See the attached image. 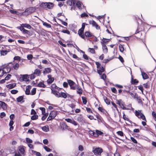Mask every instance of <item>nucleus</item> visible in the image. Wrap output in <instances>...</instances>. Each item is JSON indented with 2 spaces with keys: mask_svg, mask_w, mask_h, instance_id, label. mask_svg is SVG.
Returning a JSON list of instances; mask_svg holds the SVG:
<instances>
[{
  "mask_svg": "<svg viewBox=\"0 0 156 156\" xmlns=\"http://www.w3.org/2000/svg\"><path fill=\"white\" fill-rule=\"evenodd\" d=\"M19 80L20 82L24 81L26 82L27 84H28L30 82L29 80L30 75L27 74H20Z\"/></svg>",
  "mask_w": 156,
  "mask_h": 156,
  "instance_id": "nucleus-1",
  "label": "nucleus"
},
{
  "mask_svg": "<svg viewBox=\"0 0 156 156\" xmlns=\"http://www.w3.org/2000/svg\"><path fill=\"white\" fill-rule=\"evenodd\" d=\"M68 83L70 87V89L76 90L78 85H77L75 82L71 80H67Z\"/></svg>",
  "mask_w": 156,
  "mask_h": 156,
  "instance_id": "nucleus-2",
  "label": "nucleus"
},
{
  "mask_svg": "<svg viewBox=\"0 0 156 156\" xmlns=\"http://www.w3.org/2000/svg\"><path fill=\"white\" fill-rule=\"evenodd\" d=\"M36 9V8L35 7H30L26 9L25 11L23 13L27 12L28 14H30L35 12Z\"/></svg>",
  "mask_w": 156,
  "mask_h": 156,
  "instance_id": "nucleus-3",
  "label": "nucleus"
},
{
  "mask_svg": "<svg viewBox=\"0 0 156 156\" xmlns=\"http://www.w3.org/2000/svg\"><path fill=\"white\" fill-rule=\"evenodd\" d=\"M135 116L137 117H145L143 112L141 110H136L134 112Z\"/></svg>",
  "mask_w": 156,
  "mask_h": 156,
  "instance_id": "nucleus-4",
  "label": "nucleus"
},
{
  "mask_svg": "<svg viewBox=\"0 0 156 156\" xmlns=\"http://www.w3.org/2000/svg\"><path fill=\"white\" fill-rule=\"evenodd\" d=\"M66 3L70 6L72 5L71 9H75V7L76 0H69L66 2Z\"/></svg>",
  "mask_w": 156,
  "mask_h": 156,
  "instance_id": "nucleus-5",
  "label": "nucleus"
},
{
  "mask_svg": "<svg viewBox=\"0 0 156 156\" xmlns=\"http://www.w3.org/2000/svg\"><path fill=\"white\" fill-rule=\"evenodd\" d=\"M103 151V149L100 147L96 148L94 150H93V152L94 154L96 155H101Z\"/></svg>",
  "mask_w": 156,
  "mask_h": 156,
  "instance_id": "nucleus-6",
  "label": "nucleus"
},
{
  "mask_svg": "<svg viewBox=\"0 0 156 156\" xmlns=\"http://www.w3.org/2000/svg\"><path fill=\"white\" fill-rule=\"evenodd\" d=\"M90 24H92L93 27H94L97 30H100V27L96 23V22L94 20L92 21L90 20L89 22Z\"/></svg>",
  "mask_w": 156,
  "mask_h": 156,
  "instance_id": "nucleus-7",
  "label": "nucleus"
},
{
  "mask_svg": "<svg viewBox=\"0 0 156 156\" xmlns=\"http://www.w3.org/2000/svg\"><path fill=\"white\" fill-rule=\"evenodd\" d=\"M98 73L100 75H101L102 73L105 71V68L103 66L97 69Z\"/></svg>",
  "mask_w": 156,
  "mask_h": 156,
  "instance_id": "nucleus-8",
  "label": "nucleus"
},
{
  "mask_svg": "<svg viewBox=\"0 0 156 156\" xmlns=\"http://www.w3.org/2000/svg\"><path fill=\"white\" fill-rule=\"evenodd\" d=\"M140 70L141 75L142 76V78L144 80H146L149 78L148 75L144 72H143L142 70V69L141 68H140Z\"/></svg>",
  "mask_w": 156,
  "mask_h": 156,
  "instance_id": "nucleus-9",
  "label": "nucleus"
},
{
  "mask_svg": "<svg viewBox=\"0 0 156 156\" xmlns=\"http://www.w3.org/2000/svg\"><path fill=\"white\" fill-rule=\"evenodd\" d=\"M84 30H83L80 29L78 31V34L79 36L85 40V37L84 34Z\"/></svg>",
  "mask_w": 156,
  "mask_h": 156,
  "instance_id": "nucleus-10",
  "label": "nucleus"
},
{
  "mask_svg": "<svg viewBox=\"0 0 156 156\" xmlns=\"http://www.w3.org/2000/svg\"><path fill=\"white\" fill-rule=\"evenodd\" d=\"M51 69L50 67L46 68L44 69L43 73L44 75L50 73L51 72Z\"/></svg>",
  "mask_w": 156,
  "mask_h": 156,
  "instance_id": "nucleus-11",
  "label": "nucleus"
},
{
  "mask_svg": "<svg viewBox=\"0 0 156 156\" xmlns=\"http://www.w3.org/2000/svg\"><path fill=\"white\" fill-rule=\"evenodd\" d=\"M31 88V86L30 85H28L26 87V90L25 91V93L27 95H29L30 94V89Z\"/></svg>",
  "mask_w": 156,
  "mask_h": 156,
  "instance_id": "nucleus-12",
  "label": "nucleus"
},
{
  "mask_svg": "<svg viewBox=\"0 0 156 156\" xmlns=\"http://www.w3.org/2000/svg\"><path fill=\"white\" fill-rule=\"evenodd\" d=\"M10 64H12V65H13V64L12 62H9L7 64H4V65H2V66H0V67H3V66H6V69H7V73H9L11 70V68L10 67H8V66H9V65Z\"/></svg>",
  "mask_w": 156,
  "mask_h": 156,
  "instance_id": "nucleus-13",
  "label": "nucleus"
},
{
  "mask_svg": "<svg viewBox=\"0 0 156 156\" xmlns=\"http://www.w3.org/2000/svg\"><path fill=\"white\" fill-rule=\"evenodd\" d=\"M65 120H66L68 122H70L73 124L75 126H77L78 125L77 123L73 119L72 120L68 118L66 119Z\"/></svg>",
  "mask_w": 156,
  "mask_h": 156,
  "instance_id": "nucleus-14",
  "label": "nucleus"
},
{
  "mask_svg": "<svg viewBox=\"0 0 156 156\" xmlns=\"http://www.w3.org/2000/svg\"><path fill=\"white\" fill-rule=\"evenodd\" d=\"M90 120L94 119L95 120H97L98 122L100 123V122L102 123L103 124H104V122H105L103 120L102 118H89Z\"/></svg>",
  "mask_w": 156,
  "mask_h": 156,
  "instance_id": "nucleus-15",
  "label": "nucleus"
},
{
  "mask_svg": "<svg viewBox=\"0 0 156 156\" xmlns=\"http://www.w3.org/2000/svg\"><path fill=\"white\" fill-rule=\"evenodd\" d=\"M14 118H10L11 120L9 123V126L10 127V128H9V130L10 131H12L13 129V127L12 126V125L14 123V122L13 121Z\"/></svg>",
  "mask_w": 156,
  "mask_h": 156,
  "instance_id": "nucleus-16",
  "label": "nucleus"
},
{
  "mask_svg": "<svg viewBox=\"0 0 156 156\" xmlns=\"http://www.w3.org/2000/svg\"><path fill=\"white\" fill-rule=\"evenodd\" d=\"M47 8L49 9H52L54 6V4L52 2H47Z\"/></svg>",
  "mask_w": 156,
  "mask_h": 156,
  "instance_id": "nucleus-17",
  "label": "nucleus"
},
{
  "mask_svg": "<svg viewBox=\"0 0 156 156\" xmlns=\"http://www.w3.org/2000/svg\"><path fill=\"white\" fill-rule=\"evenodd\" d=\"M93 35L92 33L89 31H87L84 33V36H85L86 37L89 38L92 37Z\"/></svg>",
  "mask_w": 156,
  "mask_h": 156,
  "instance_id": "nucleus-18",
  "label": "nucleus"
},
{
  "mask_svg": "<svg viewBox=\"0 0 156 156\" xmlns=\"http://www.w3.org/2000/svg\"><path fill=\"white\" fill-rule=\"evenodd\" d=\"M16 86V83H11L8 85H7L6 87L7 88H8L9 89H11L14 88Z\"/></svg>",
  "mask_w": 156,
  "mask_h": 156,
  "instance_id": "nucleus-19",
  "label": "nucleus"
},
{
  "mask_svg": "<svg viewBox=\"0 0 156 156\" xmlns=\"http://www.w3.org/2000/svg\"><path fill=\"white\" fill-rule=\"evenodd\" d=\"M57 115V112L55 111H51L48 117H56Z\"/></svg>",
  "mask_w": 156,
  "mask_h": 156,
  "instance_id": "nucleus-20",
  "label": "nucleus"
},
{
  "mask_svg": "<svg viewBox=\"0 0 156 156\" xmlns=\"http://www.w3.org/2000/svg\"><path fill=\"white\" fill-rule=\"evenodd\" d=\"M37 86L40 87H43L44 88L46 87V85H45L44 83V81L42 82H39Z\"/></svg>",
  "mask_w": 156,
  "mask_h": 156,
  "instance_id": "nucleus-21",
  "label": "nucleus"
},
{
  "mask_svg": "<svg viewBox=\"0 0 156 156\" xmlns=\"http://www.w3.org/2000/svg\"><path fill=\"white\" fill-rule=\"evenodd\" d=\"M102 45L103 52L105 54H106L108 52V49L106 45L105 44H102Z\"/></svg>",
  "mask_w": 156,
  "mask_h": 156,
  "instance_id": "nucleus-22",
  "label": "nucleus"
},
{
  "mask_svg": "<svg viewBox=\"0 0 156 156\" xmlns=\"http://www.w3.org/2000/svg\"><path fill=\"white\" fill-rule=\"evenodd\" d=\"M24 95L21 96H19L16 98V101L18 102H22L23 103L24 102L23 100L24 99Z\"/></svg>",
  "mask_w": 156,
  "mask_h": 156,
  "instance_id": "nucleus-23",
  "label": "nucleus"
},
{
  "mask_svg": "<svg viewBox=\"0 0 156 156\" xmlns=\"http://www.w3.org/2000/svg\"><path fill=\"white\" fill-rule=\"evenodd\" d=\"M76 92L78 94L80 95L81 94L83 93V90L81 87H79L78 85L76 87Z\"/></svg>",
  "mask_w": 156,
  "mask_h": 156,
  "instance_id": "nucleus-24",
  "label": "nucleus"
},
{
  "mask_svg": "<svg viewBox=\"0 0 156 156\" xmlns=\"http://www.w3.org/2000/svg\"><path fill=\"white\" fill-rule=\"evenodd\" d=\"M98 110L99 111H100L104 114H105L106 115V113H107V111L104 109L102 107H99L98 108Z\"/></svg>",
  "mask_w": 156,
  "mask_h": 156,
  "instance_id": "nucleus-25",
  "label": "nucleus"
},
{
  "mask_svg": "<svg viewBox=\"0 0 156 156\" xmlns=\"http://www.w3.org/2000/svg\"><path fill=\"white\" fill-rule=\"evenodd\" d=\"M59 97H62L66 98L67 97V93L63 92H61L59 93Z\"/></svg>",
  "mask_w": 156,
  "mask_h": 156,
  "instance_id": "nucleus-26",
  "label": "nucleus"
},
{
  "mask_svg": "<svg viewBox=\"0 0 156 156\" xmlns=\"http://www.w3.org/2000/svg\"><path fill=\"white\" fill-rule=\"evenodd\" d=\"M22 25L24 27L26 28H27L28 29H32V30H34V29L33 28H32L31 26L27 23H22Z\"/></svg>",
  "mask_w": 156,
  "mask_h": 156,
  "instance_id": "nucleus-27",
  "label": "nucleus"
},
{
  "mask_svg": "<svg viewBox=\"0 0 156 156\" xmlns=\"http://www.w3.org/2000/svg\"><path fill=\"white\" fill-rule=\"evenodd\" d=\"M60 126L61 128L62 129H67L68 127V126L65 123L63 122L62 123H60Z\"/></svg>",
  "mask_w": 156,
  "mask_h": 156,
  "instance_id": "nucleus-28",
  "label": "nucleus"
},
{
  "mask_svg": "<svg viewBox=\"0 0 156 156\" xmlns=\"http://www.w3.org/2000/svg\"><path fill=\"white\" fill-rule=\"evenodd\" d=\"M139 83V81L136 79H133L132 77L131 81V83L132 84H136Z\"/></svg>",
  "mask_w": 156,
  "mask_h": 156,
  "instance_id": "nucleus-29",
  "label": "nucleus"
},
{
  "mask_svg": "<svg viewBox=\"0 0 156 156\" xmlns=\"http://www.w3.org/2000/svg\"><path fill=\"white\" fill-rule=\"evenodd\" d=\"M82 3L80 2V1H78L77 2L76 1L75 6H77V7L79 9H81V4Z\"/></svg>",
  "mask_w": 156,
  "mask_h": 156,
  "instance_id": "nucleus-30",
  "label": "nucleus"
},
{
  "mask_svg": "<svg viewBox=\"0 0 156 156\" xmlns=\"http://www.w3.org/2000/svg\"><path fill=\"white\" fill-rule=\"evenodd\" d=\"M103 98L105 102L107 105H109L110 104V101L107 97L104 96L103 97Z\"/></svg>",
  "mask_w": 156,
  "mask_h": 156,
  "instance_id": "nucleus-31",
  "label": "nucleus"
},
{
  "mask_svg": "<svg viewBox=\"0 0 156 156\" xmlns=\"http://www.w3.org/2000/svg\"><path fill=\"white\" fill-rule=\"evenodd\" d=\"M111 39H107L106 38H103L102 41L101 42V45L102 44H104L105 43H107Z\"/></svg>",
  "mask_w": 156,
  "mask_h": 156,
  "instance_id": "nucleus-32",
  "label": "nucleus"
},
{
  "mask_svg": "<svg viewBox=\"0 0 156 156\" xmlns=\"http://www.w3.org/2000/svg\"><path fill=\"white\" fill-rule=\"evenodd\" d=\"M19 151L22 155H24L25 150L23 147H20L19 149Z\"/></svg>",
  "mask_w": 156,
  "mask_h": 156,
  "instance_id": "nucleus-33",
  "label": "nucleus"
},
{
  "mask_svg": "<svg viewBox=\"0 0 156 156\" xmlns=\"http://www.w3.org/2000/svg\"><path fill=\"white\" fill-rule=\"evenodd\" d=\"M54 80H55L54 78V77H52V78H50L49 79H48L47 80V83L48 84H50L52 83L54 81Z\"/></svg>",
  "mask_w": 156,
  "mask_h": 156,
  "instance_id": "nucleus-34",
  "label": "nucleus"
},
{
  "mask_svg": "<svg viewBox=\"0 0 156 156\" xmlns=\"http://www.w3.org/2000/svg\"><path fill=\"white\" fill-rule=\"evenodd\" d=\"M23 33L24 34H28L29 36H32L33 35L32 33L26 29L24 31Z\"/></svg>",
  "mask_w": 156,
  "mask_h": 156,
  "instance_id": "nucleus-35",
  "label": "nucleus"
},
{
  "mask_svg": "<svg viewBox=\"0 0 156 156\" xmlns=\"http://www.w3.org/2000/svg\"><path fill=\"white\" fill-rule=\"evenodd\" d=\"M41 73V70L37 69H36L35 70L34 72L33 73L34 74L38 75H39Z\"/></svg>",
  "mask_w": 156,
  "mask_h": 156,
  "instance_id": "nucleus-36",
  "label": "nucleus"
},
{
  "mask_svg": "<svg viewBox=\"0 0 156 156\" xmlns=\"http://www.w3.org/2000/svg\"><path fill=\"white\" fill-rule=\"evenodd\" d=\"M82 99L83 103L84 105H86L87 102V98L84 96L82 97Z\"/></svg>",
  "mask_w": 156,
  "mask_h": 156,
  "instance_id": "nucleus-37",
  "label": "nucleus"
},
{
  "mask_svg": "<svg viewBox=\"0 0 156 156\" xmlns=\"http://www.w3.org/2000/svg\"><path fill=\"white\" fill-rule=\"evenodd\" d=\"M47 2H42L40 5V6L43 8H47Z\"/></svg>",
  "mask_w": 156,
  "mask_h": 156,
  "instance_id": "nucleus-38",
  "label": "nucleus"
},
{
  "mask_svg": "<svg viewBox=\"0 0 156 156\" xmlns=\"http://www.w3.org/2000/svg\"><path fill=\"white\" fill-rule=\"evenodd\" d=\"M17 28H18L19 29H20V30L23 33L24 30H25L24 28V27L22 25V24H21L20 26V27H17Z\"/></svg>",
  "mask_w": 156,
  "mask_h": 156,
  "instance_id": "nucleus-39",
  "label": "nucleus"
},
{
  "mask_svg": "<svg viewBox=\"0 0 156 156\" xmlns=\"http://www.w3.org/2000/svg\"><path fill=\"white\" fill-rule=\"evenodd\" d=\"M8 52L6 50H1L0 51V54L1 55L4 56L7 55Z\"/></svg>",
  "mask_w": 156,
  "mask_h": 156,
  "instance_id": "nucleus-40",
  "label": "nucleus"
},
{
  "mask_svg": "<svg viewBox=\"0 0 156 156\" xmlns=\"http://www.w3.org/2000/svg\"><path fill=\"white\" fill-rule=\"evenodd\" d=\"M119 50L120 52H122L124 51V48L123 45L120 44L119 45Z\"/></svg>",
  "mask_w": 156,
  "mask_h": 156,
  "instance_id": "nucleus-41",
  "label": "nucleus"
},
{
  "mask_svg": "<svg viewBox=\"0 0 156 156\" xmlns=\"http://www.w3.org/2000/svg\"><path fill=\"white\" fill-rule=\"evenodd\" d=\"M43 24L44 26L46 27L47 28H50L51 27V26L50 24L47 23L46 22L43 21Z\"/></svg>",
  "mask_w": 156,
  "mask_h": 156,
  "instance_id": "nucleus-42",
  "label": "nucleus"
},
{
  "mask_svg": "<svg viewBox=\"0 0 156 156\" xmlns=\"http://www.w3.org/2000/svg\"><path fill=\"white\" fill-rule=\"evenodd\" d=\"M100 76V78L103 79L104 81H105L106 79V76L105 74L104 73L101 74Z\"/></svg>",
  "mask_w": 156,
  "mask_h": 156,
  "instance_id": "nucleus-43",
  "label": "nucleus"
},
{
  "mask_svg": "<svg viewBox=\"0 0 156 156\" xmlns=\"http://www.w3.org/2000/svg\"><path fill=\"white\" fill-rule=\"evenodd\" d=\"M117 104H118L120 107H122V105H123V104L122 103V100L121 99L117 100Z\"/></svg>",
  "mask_w": 156,
  "mask_h": 156,
  "instance_id": "nucleus-44",
  "label": "nucleus"
},
{
  "mask_svg": "<svg viewBox=\"0 0 156 156\" xmlns=\"http://www.w3.org/2000/svg\"><path fill=\"white\" fill-rule=\"evenodd\" d=\"M61 31V32L63 33H64L67 34H70V31L68 30H62L61 31Z\"/></svg>",
  "mask_w": 156,
  "mask_h": 156,
  "instance_id": "nucleus-45",
  "label": "nucleus"
},
{
  "mask_svg": "<svg viewBox=\"0 0 156 156\" xmlns=\"http://www.w3.org/2000/svg\"><path fill=\"white\" fill-rule=\"evenodd\" d=\"M32 153L33 154H35L36 156H41V154L39 152H37L36 151H34L33 150H32Z\"/></svg>",
  "mask_w": 156,
  "mask_h": 156,
  "instance_id": "nucleus-46",
  "label": "nucleus"
},
{
  "mask_svg": "<svg viewBox=\"0 0 156 156\" xmlns=\"http://www.w3.org/2000/svg\"><path fill=\"white\" fill-rule=\"evenodd\" d=\"M36 88H34L32 89L31 91V93H30V95H34L36 94Z\"/></svg>",
  "mask_w": 156,
  "mask_h": 156,
  "instance_id": "nucleus-47",
  "label": "nucleus"
},
{
  "mask_svg": "<svg viewBox=\"0 0 156 156\" xmlns=\"http://www.w3.org/2000/svg\"><path fill=\"white\" fill-rule=\"evenodd\" d=\"M83 58L85 59L88 60L90 59L91 60H92V59L91 58H89V57L85 54H83Z\"/></svg>",
  "mask_w": 156,
  "mask_h": 156,
  "instance_id": "nucleus-48",
  "label": "nucleus"
},
{
  "mask_svg": "<svg viewBox=\"0 0 156 156\" xmlns=\"http://www.w3.org/2000/svg\"><path fill=\"white\" fill-rule=\"evenodd\" d=\"M48 126L47 127L46 126H44L42 127V130L45 132H47L49 130L48 128Z\"/></svg>",
  "mask_w": 156,
  "mask_h": 156,
  "instance_id": "nucleus-49",
  "label": "nucleus"
},
{
  "mask_svg": "<svg viewBox=\"0 0 156 156\" xmlns=\"http://www.w3.org/2000/svg\"><path fill=\"white\" fill-rule=\"evenodd\" d=\"M112 91L115 94H117V90L115 87H112L111 88Z\"/></svg>",
  "mask_w": 156,
  "mask_h": 156,
  "instance_id": "nucleus-50",
  "label": "nucleus"
},
{
  "mask_svg": "<svg viewBox=\"0 0 156 156\" xmlns=\"http://www.w3.org/2000/svg\"><path fill=\"white\" fill-rule=\"evenodd\" d=\"M51 87L53 88H55L59 90V89H61V88H60L58 87L55 84H53L52 85H51Z\"/></svg>",
  "mask_w": 156,
  "mask_h": 156,
  "instance_id": "nucleus-51",
  "label": "nucleus"
},
{
  "mask_svg": "<svg viewBox=\"0 0 156 156\" xmlns=\"http://www.w3.org/2000/svg\"><path fill=\"white\" fill-rule=\"evenodd\" d=\"M39 109L41 111L43 115L45 114V108L44 107H40Z\"/></svg>",
  "mask_w": 156,
  "mask_h": 156,
  "instance_id": "nucleus-52",
  "label": "nucleus"
},
{
  "mask_svg": "<svg viewBox=\"0 0 156 156\" xmlns=\"http://www.w3.org/2000/svg\"><path fill=\"white\" fill-rule=\"evenodd\" d=\"M13 59L14 60H18L20 62V61L21 60L20 57L19 56H15L14 57Z\"/></svg>",
  "mask_w": 156,
  "mask_h": 156,
  "instance_id": "nucleus-53",
  "label": "nucleus"
},
{
  "mask_svg": "<svg viewBox=\"0 0 156 156\" xmlns=\"http://www.w3.org/2000/svg\"><path fill=\"white\" fill-rule=\"evenodd\" d=\"M142 119L145 121H142V124L143 126H145L146 125V118H141Z\"/></svg>",
  "mask_w": 156,
  "mask_h": 156,
  "instance_id": "nucleus-54",
  "label": "nucleus"
},
{
  "mask_svg": "<svg viewBox=\"0 0 156 156\" xmlns=\"http://www.w3.org/2000/svg\"><path fill=\"white\" fill-rule=\"evenodd\" d=\"M88 50H89V52L92 54H94L95 53V51L94 49L93 48H89Z\"/></svg>",
  "mask_w": 156,
  "mask_h": 156,
  "instance_id": "nucleus-55",
  "label": "nucleus"
},
{
  "mask_svg": "<svg viewBox=\"0 0 156 156\" xmlns=\"http://www.w3.org/2000/svg\"><path fill=\"white\" fill-rule=\"evenodd\" d=\"M96 132L97 134L98 135L97 137L99 135H101L103 133L102 132L98 130H96Z\"/></svg>",
  "mask_w": 156,
  "mask_h": 156,
  "instance_id": "nucleus-56",
  "label": "nucleus"
},
{
  "mask_svg": "<svg viewBox=\"0 0 156 156\" xmlns=\"http://www.w3.org/2000/svg\"><path fill=\"white\" fill-rule=\"evenodd\" d=\"M18 90H12L10 91L11 93L12 94H16L18 92Z\"/></svg>",
  "mask_w": 156,
  "mask_h": 156,
  "instance_id": "nucleus-57",
  "label": "nucleus"
},
{
  "mask_svg": "<svg viewBox=\"0 0 156 156\" xmlns=\"http://www.w3.org/2000/svg\"><path fill=\"white\" fill-rule=\"evenodd\" d=\"M19 67V65L18 63H16L15 65L13 66V68L15 69H17Z\"/></svg>",
  "mask_w": 156,
  "mask_h": 156,
  "instance_id": "nucleus-58",
  "label": "nucleus"
},
{
  "mask_svg": "<svg viewBox=\"0 0 156 156\" xmlns=\"http://www.w3.org/2000/svg\"><path fill=\"white\" fill-rule=\"evenodd\" d=\"M33 58V56L32 54H29L27 55V58L29 60H31Z\"/></svg>",
  "mask_w": 156,
  "mask_h": 156,
  "instance_id": "nucleus-59",
  "label": "nucleus"
},
{
  "mask_svg": "<svg viewBox=\"0 0 156 156\" xmlns=\"http://www.w3.org/2000/svg\"><path fill=\"white\" fill-rule=\"evenodd\" d=\"M116 133L119 135L121 136H123L124 135L122 131H118Z\"/></svg>",
  "mask_w": 156,
  "mask_h": 156,
  "instance_id": "nucleus-60",
  "label": "nucleus"
},
{
  "mask_svg": "<svg viewBox=\"0 0 156 156\" xmlns=\"http://www.w3.org/2000/svg\"><path fill=\"white\" fill-rule=\"evenodd\" d=\"M26 140L27 143H32V140L29 138H26Z\"/></svg>",
  "mask_w": 156,
  "mask_h": 156,
  "instance_id": "nucleus-61",
  "label": "nucleus"
},
{
  "mask_svg": "<svg viewBox=\"0 0 156 156\" xmlns=\"http://www.w3.org/2000/svg\"><path fill=\"white\" fill-rule=\"evenodd\" d=\"M138 89L141 91L142 94H143L144 88L142 85H140L138 86Z\"/></svg>",
  "mask_w": 156,
  "mask_h": 156,
  "instance_id": "nucleus-62",
  "label": "nucleus"
},
{
  "mask_svg": "<svg viewBox=\"0 0 156 156\" xmlns=\"http://www.w3.org/2000/svg\"><path fill=\"white\" fill-rule=\"evenodd\" d=\"M44 149L45 150V151L48 152H50L51 151V149L49 148V147H47L46 146H44L43 147Z\"/></svg>",
  "mask_w": 156,
  "mask_h": 156,
  "instance_id": "nucleus-63",
  "label": "nucleus"
},
{
  "mask_svg": "<svg viewBox=\"0 0 156 156\" xmlns=\"http://www.w3.org/2000/svg\"><path fill=\"white\" fill-rule=\"evenodd\" d=\"M143 85L145 88L148 89L149 88L150 86L148 85L147 83H144Z\"/></svg>",
  "mask_w": 156,
  "mask_h": 156,
  "instance_id": "nucleus-64",
  "label": "nucleus"
}]
</instances>
